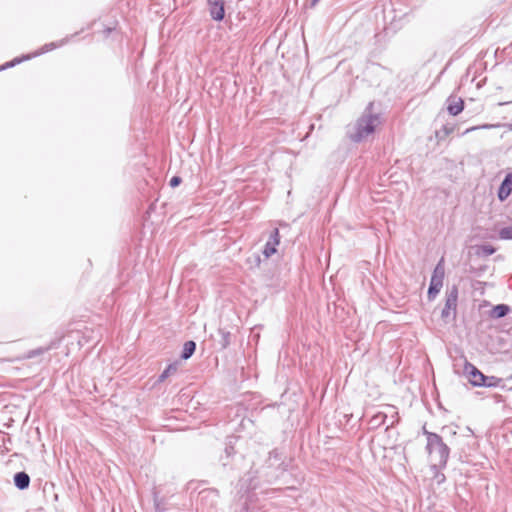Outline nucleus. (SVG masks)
I'll use <instances>...</instances> for the list:
<instances>
[{
	"label": "nucleus",
	"mask_w": 512,
	"mask_h": 512,
	"mask_svg": "<svg viewBox=\"0 0 512 512\" xmlns=\"http://www.w3.org/2000/svg\"><path fill=\"white\" fill-rule=\"evenodd\" d=\"M208 10L211 18L215 21H222L225 17L224 0H207Z\"/></svg>",
	"instance_id": "nucleus-6"
},
{
	"label": "nucleus",
	"mask_w": 512,
	"mask_h": 512,
	"mask_svg": "<svg viewBox=\"0 0 512 512\" xmlns=\"http://www.w3.org/2000/svg\"><path fill=\"white\" fill-rule=\"evenodd\" d=\"M320 0H310V6L311 7H314L317 5V3L319 2Z\"/></svg>",
	"instance_id": "nucleus-33"
},
{
	"label": "nucleus",
	"mask_w": 512,
	"mask_h": 512,
	"mask_svg": "<svg viewBox=\"0 0 512 512\" xmlns=\"http://www.w3.org/2000/svg\"><path fill=\"white\" fill-rule=\"evenodd\" d=\"M254 258H255V262H256V264H257V265H259V263H260V261H261V260H260V256L256 254V255H254Z\"/></svg>",
	"instance_id": "nucleus-34"
},
{
	"label": "nucleus",
	"mask_w": 512,
	"mask_h": 512,
	"mask_svg": "<svg viewBox=\"0 0 512 512\" xmlns=\"http://www.w3.org/2000/svg\"><path fill=\"white\" fill-rule=\"evenodd\" d=\"M196 350V343L192 340L186 341L183 345V349L181 352V358L184 360L189 359Z\"/></svg>",
	"instance_id": "nucleus-17"
},
{
	"label": "nucleus",
	"mask_w": 512,
	"mask_h": 512,
	"mask_svg": "<svg viewBox=\"0 0 512 512\" xmlns=\"http://www.w3.org/2000/svg\"><path fill=\"white\" fill-rule=\"evenodd\" d=\"M388 417V412H378L370 419V424L373 428H378L386 423Z\"/></svg>",
	"instance_id": "nucleus-18"
},
{
	"label": "nucleus",
	"mask_w": 512,
	"mask_h": 512,
	"mask_svg": "<svg viewBox=\"0 0 512 512\" xmlns=\"http://www.w3.org/2000/svg\"><path fill=\"white\" fill-rule=\"evenodd\" d=\"M499 237L504 240H512V226L501 228L499 230Z\"/></svg>",
	"instance_id": "nucleus-24"
},
{
	"label": "nucleus",
	"mask_w": 512,
	"mask_h": 512,
	"mask_svg": "<svg viewBox=\"0 0 512 512\" xmlns=\"http://www.w3.org/2000/svg\"><path fill=\"white\" fill-rule=\"evenodd\" d=\"M454 128L455 127L453 125H449V124L443 125L440 130L436 131V137L439 140H443L445 137H447L451 133H453Z\"/></svg>",
	"instance_id": "nucleus-21"
},
{
	"label": "nucleus",
	"mask_w": 512,
	"mask_h": 512,
	"mask_svg": "<svg viewBox=\"0 0 512 512\" xmlns=\"http://www.w3.org/2000/svg\"><path fill=\"white\" fill-rule=\"evenodd\" d=\"M181 182H182L181 177H179V176H173V177L170 179V181H169V185H170L172 188H175V187L179 186Z\"/></svg>",
	"instance_id": "nucleus-27"
},
{
	"label": "nucleus",
	"mask_w": 512,
	"mask_h": 512,
	"mask_svg": "<svg viewBox=\"0 0 512 512\" xmlns=\"http://www.w3.org/2000/svg\"><path fill=\"white\" fill-rule=\"evenodd\" d=\"M217 345L221 350L226 349L231 344V333L224 328L218 329Z\"/></svg>",
	"instance_id": "nucleus-14"
},
{
	"label": "nucleus",
	"mask_w": 512,
	"mask_h": 512,
	"mask_svg": "<svg viewBox=\"0 0 512 512\" xmlns=\"http://www.w3.org/2000/svg\"><path fill=\"white\" fill-rule=\"evenodd\" d=\"M496 249L491 245H481L479 247V254L483 256H490L494 254Z\"/></svg>",
	"instance_id": "nucleus-25"
},
{
	"label": "nucleus",
	"mask_w": 512,
	"mask_h": 512,
	"mask_svg": "<svg viewBox=\"0 0 512 512\" xmlns=\"http://www.w3.org/2000/svg\"><path fill=\"white\" fill-rule=\"evenodd\" d=\"M32 57H33L32 54L31 55H23L22 57L14 58L13 60H11V62L14 63V66H15L17 64H20L24 60L31 59Z\"/></svg>",
	"instance_id": "nucleus-28"
},
{
	"label": "nucleus",
	"mask_w": 512,
	"mask_h": 512,
	"mask_svg": "<svg viewBox=\"0 0 512 512\" xmlns=\"http://www.w3.org/2000/svg\"><path fill=\"white\" fill-rule=\"evenodd\" d=\"M464 374L467 376L469 383L474 387L506 388L502 378L496 376H486L470 362L465 363Z\"/></svg>",
	"instance_id": "nucleus-2"
},
{
	"label": "nucleus",
	"mask_w": 512,
	"mask_h": 512,
	"mask_svg": "<svg viewBox=\"0 0 512 512\" xmlns=\"http://www.w3.org/2000/svg\"><path fill=\"white\" fill-rule=\"evenodd\" d=\"M373 107L374 103L369 102L355 124L348 128L347 136L352 142L360 143L364 141L375 132L376 127L380 124V115L373 112Z\"/></svg>",
	"instance_id": "nucleus-1"
},
{
	"label": "nucleus",
	"mask_w": 512,
	"mask_h": 512,
	"mask_svg": "<svg viewBox=\"0 0 512 512\" xmlns=\"http://www.w3.org/2000/svg\"><path fill=\"white\" fill-rule=\"evenodd\" d=\"M106 32H107V34H108V33H110V32H111V29H110V28H108V29L106 30Z\"/></svg>",
	"instance_id": "nucleus-35"
},
{
	"label": "nucleus",
	"mask_w": 512,
	"mask_h": 512,
	"mask_svg": "<svg viewBox=\"0 0 512 512\" xmlns=\"http://www.w3.org/2000/svg\"><path fill=\"white\" fill-rule=\"evenodd\" d=\"M423 434L426 436L427 443H429V436L430 435L431 436H439V434H437V433L428 431L425 426L423 427Z\"/></svg>",
	"instance_id": "nucleus-29"
},
{
	"label": "nucleus",
	"mask_w": 512,
	"mask_h": 512,
	"mask_svg": "<svg viewBox=\"0 0 512 512\" xmlns=\"http://www.w3.org/2000/svg\"><path fill=\"white\" fill-rule=\"evenodd\" d=\"M279 243H280L279 230H278V228H275L271 232L269 240L267 241V243L264 246L263 254H264L265 258H269L274 253H276V251H277L276 246H278Z\"/></svg>",
	"instance_id": "nucleus-7"
},
{
	"label": "nucleus",
	"mask_w": 512,
	"mask_h": 512,
	"mask_svg": "<svg viewBox=\"0 0 512 512\" xmlns=\"http://www.w3.org/2000/svg\"><path fill=\"white\" fill-rule=\"evenodd\" d=\"M155 511L156 512H164V508L160 505L157 499H155Z\"/></svg>",
	"instance_id": "nucleus-32"
},
{
	"label": "nucleus",
	"mask_w": 512,
	"mask_h": 512,
	"mask_svg": "<svg viewBox=\"0 0 512 512\" xmlns=\"http://www.w3.org/2000/svg\"><path fill=\"white\" fill-rule=\"evenodd\" d=\"M511 311V308L507 304H497L493 306V308L490 310V317L493 319H500L508 315Z\"/></svg>",
	"instance_id": "nucleus-13"
},
{
	"label": "nucleus",
	"mask_w": 512,
	"mask_h": 512,
	"mask_svg": "<svg viewBox=\"0 0 512 512\" xmlns=\"http://www.w3.org/2000/svg\"><path fill=\"white\" fill-rule=\"evenodd\" d=\"M510 126H511V129H512V124Z\"/></svg>",
	"instance_id": "nucleus-36"
},
{
	"label": "nucleus",
	"mask_w": 512,
	"mask_h": 512,
	"mask_svg": "<svg viewBox=\"0 0 512 512\" xmlns=\"http://www.w3.org/2000/svg\"><path fill=\"white\" fill-rule=\"evenodd\" d=\"M458 287L456 285L447 289L445 295V305L441 311V318L444 321L448 319H455L458 301Z\"/></svg>",
	"instance_id": "nucleus-5"
},
{
	"label": "nucleus",
	"mask_w": 512,
	"mask_h": 512,
	"mask_svg": "<svg viewBox=\"0 0 512 512\" xmlns=\"http://www.w3.org/2000/svg\"><path fill=\"white\" fill-rule=\"evenodd\" d=\"M426 451L429 454L432 463H437L438 467H446L450 455V448L443 441L442 437L429 436V443H426Z\"/></svg>",
	"instance_id": "nucleus-4"
},
{
	"label": "nucleus",
	"mask_w": 512,
	"mask_h": 512,
	"mask_svg": "<svg viewBox=\"0 0 512 512\" xmlns=\"http://www.w3.org/2000/svg\"><path fill=\"white\" fill-rule=\"evenodd\" d=\"M511 378H512V375H511Z\"/></svg>",
	"instance_id": "nucleus-37"
},
{
	"label": "nucleus",
	"mask_w": 512,
	"mask_h": 512,
	"mask_svg": "<svg viewBox=\"0 0 512 512\" xmlns=\"http://www.w3.org/2000/svg\"><path fill=\"white\" fill-rule=\"evenodd\" d=\"M442 262H443V259L436 265V267L434 268L432 277L436 276V278L438 277L440 280L443 281V279H444V268L442 266Z\"/></svg>",
	"instance_id": "nucleus-26"
},
{
	"label": "nucleus",
	"mask_w": 512,
	"mask_h": 512,
	"mask_svg": "<svg viewBox=\"0 0 512 512\" xmlns=\"http://www.w3.org/2000/svg\"><path fill=\"white\" fill-rule=\"evenodd\" d=\"M65 42H66V40H61L59 42H51V43L45 44L44 46L41 47V49L39 51L33 53L32 56L36 57V56H39L46 52H49L57 47H61Z\"/></svg>",
	"instance_id": "nucleus-19"
},
{
	"label": "nucleus",
	"mask_w": 512,
	"mask_h": 512,
	"mask_svg": "<svg viewBox=\"0 0 512 512\" xmlns=\"http://www.w3.org/2000/svg\"><path fill=\"white\" fill-rule=\"evenodd\" d=\"M13 481L16 488L25 490L30 485V476L26 472L20 471L14 474Z\"/></svg>",
	"instance_id": "nucleus-10"
},
{
	"label": "nucleus",
	"mask_w": 512,
	"mask_h": 512,
	"mask_svg": "<svg viewBox=\"0 0 512 512\" xmlns=\"http://www.w3.org/2000/svg\"><path fill=\"white\" fill-rule=\"evenodd\" d=\"M447 111L452 116H457L464 109V100L455 95H450L447 100Z\"/></svg>",
	"instance_id": "nucleus-8"
},
{
	"label": "nucleus",
	"mask_w": 512,
	"mask_h": 512,
	"mask_svg": "<svg viewBox=\"0 0 512 512\" xmlns=\"http://www.w3.org/2000/svg\"><path fill=\"white\" fill-rule=\"evenodd\" d=\"M219 497L218 491L216 489H207L203 490L199 493V498L202 504L210 502V505L213 506L217 503V499Z\"/></svg>",
	"instance_id": "nucleus-12"
},
{
	"label": "nucleus",
	"mask_w": 512,
	"mask_h": 512,
	"mask_svg": "<svg viewBox=\"0 0 512 512\" xmlns=\"http://www.w3.org/2000/svg\"><path fill=\"white\" fill-rule=\"evenodd\" d=\"M178 369V363L174 362L169 364L165 370L159 375L157 379V383L164 382L168 377L174 375L177 372Z\"/></svg>",
	"instance_id": "nucleus-16"
},
{
	"label": "nucleus",
	"mask_w": 512,
	"mask_h": 512,
	"mask_svg": "<svg viewBox=\"0 0 512 512\" xmlns=\"http://www.w3.org/2000/svg\"><path fill=\"white\" fill-rule=\"evenodd\" d=\"M229 459H230V458H226V455H225V454H224V455H222V456L220 457V461H221V463H222L223 467H226V466H228V465H229V463H230V460H229Z\"/></svg>",
	"instance_id": "nucleus-30"
},
{
	"label": "nucleus",
	"mask_w": 512,
	"mask_h": 512,
	"mask_svg": "<svg viewBox=\"0 0 512 512\" xmlns=\"http://www.w3.org/2000/svg\"><path fill=\"white\" fill-rule=\"evenodd\" d=\"M12 67H14V63L9 61V62H6L5 64L0 66V71H3L5 69H7V68H12Z\"/></svg>",
	"instance_id": "nucleus-31"
},
{
	"label": "nucleus",
	"mask_w": 512,
	"mask_h": 512,
	"mask_svg": "<svg viewBox=\"0 0 512 512\" xmlns=\"http://www.w3.org/2000/svg\"><path fill=\"white\" fill-rule=\"evenodd\" d=\"M512 193V173L506 174L498 189V199L505 201Z\"/></svg>",
	"instance_id": "nucleus-9"
},
{
	"label": "nucleus",
	"mask_w": 512,
	"mask_h": 512,
	"mask_svg": "<svg viewBox=\"0 0 512 512\" xmlns=\"http://www.w3.org/2000/svg\"><path fill=\"white\" fill-rule=\"evenodd\" d=\"M445 468L446 467H438L437 463H431V465H430V470L432 471V474H433V480L438 485L444 483L446 480L444 473H442V470Z\"/></svg>",
	"instance_id": "nucleus-15"
},
{
	"label": "nucleus",
	"mask_w": 512,
	"mask_h": 512,
	"mask_svg": "<svg viewBox=\"0 0 512 512\" xmlns=\"http://www.w3.org/2000/svg\"><path fill=\"white\" fill-rule=\"evenodd\" d=\"M52 348H53V344H51V345H49L47 347H39V348L30 350V351H28V353L26 355V358H28V359L35 358V357H37L39 355L44 354L45 352L49 351Z\"/></svg>",
	"instance_id": "nucleus-22"
},
{
	"label": "nucleus",
	"mask_w": 512,
	"mask_h": 512,
	"mask_svg": "<svg viewBox=\"0 0 512 512\" xmlns=\"http://www.w3.org/2000/svg\"><path fill=\"white\" fill-rule=\"evenodd\" d=\"M236 436H229L227 437L224 454L226 455V458H231L235 454L234 450V444L237 441Z\"/></svg>",
	"instance_id": "nucleus-20"
},
{
	"label": "nucleus",
	"mask_w": 512,
	"mask_h": 512,
	"mask_svg": "<svg viewBox=\"0 0 512 512\" xmlns=\"http://www.w3.org/2000/svg\"><path fill=\"white\" fill-rule=\"evenodd\" d=\"M443 286V281L440 280L438 277H431L427 297L429 301H432L436 298L437 294L440 292L441 288Z\"/></svg>",
	"instance_id": "nucleus-11"
},
{
	"label": "nucleus",
	"mask_w": 512,
	"mask_h": 512,
	"mask_svg": "<svg viewBox=\"0 0 512 512\" xmlns=\"http://www.w3.org/2000/svg\"><path fill=\"white\" fill-rule=\"evenodd\" d=\"M290 460L283 455L278 449H274L269 453V457L265 464V476L268 481L276 480L288 470Z\"/></svg>",
	"instance_id": "nucleus-3"
},
{
	"label": "nucleus",
	"mask_w": 512,
	"mask_h": 512,
	"mask_svg": "<svg viewBox=\"0 0 512 512\" xmlns=\"http://www.w3.org/2000/svg\"><path fill=\"white\" fill-rule=\"evenodd\" d=\"M388 409H389V417L390 418V424L387 426L386 430H388L389 428L395 426L398 422H399V415H398V411H396V409L393 407V406H388Z\"/></svg>",
	"instance_id": "nucleus-23"
}]
</instances>
